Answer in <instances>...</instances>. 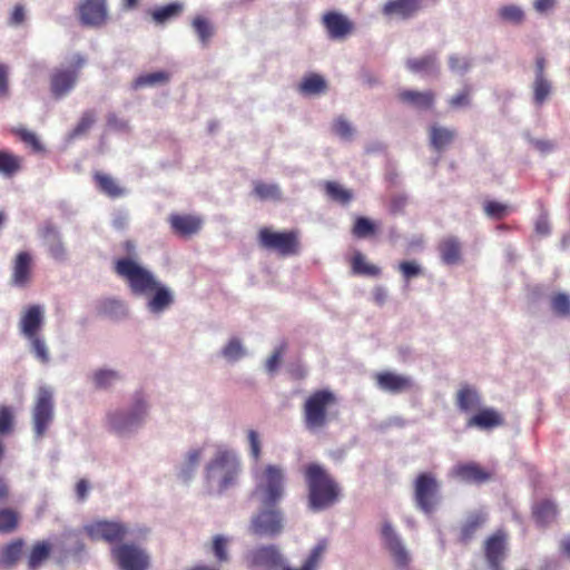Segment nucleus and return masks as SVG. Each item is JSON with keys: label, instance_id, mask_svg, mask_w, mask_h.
Returning <instances> with one entry per match:
<instances>
[{"label": "nucleus", "instance_id": "f257e3e1", "mask_svg": "<svg viewBox=\"0 0 570 570\" xmlns=\"http://www.w3.org/2000/svg\"><path fill=\"white\" fill-rule=\"evenodd\" d=\"M114 269L132 296L146 299L145 307L150 315L159 317L174 305V291L137 259L119 258Z\"/></svg>", "mask_w": 570, "mask_h": 570}, {"label": "nucleus", "instance_id": "f03ea898", "mask_svg": "<svg viewBox=\"0 0 570 570\" xmlns=\"http://www.w3.org/2000/svg\"><path fill=\"white\" fill-rule=\"evenodd\" d=\"M242 463L235 450L218 446L203 471V482L207 493L220 495L237 484Z\"/></svg>", "mask_w": 570, "mask_h": 570}, {"label": "nucleus", "instance_id": "7ed1b4c3", "mask_svg": "<svg viewBox=\"0 0 570 570\" xmlns=\"http://www.w3.org/2000/svg\"><path fill=\"white\" fill-rule=\"evenodd\" d=\"M149 403L141 393H136L127 405L109 409L104 416V426L112 435L132 438L146 423Z\"/></svg>", "mask_w": 570, "mask_h": 570}, {"label": "nucleus", "instance_id": "20e7f679", "mask_svg": "<svg viewBox=\"0 0 570 570\" xmlns=\"http://www.w3.org/2000/svg\"><path fill=\"white\" fill-rule=\"evenodd\" d=\"M307 485V505L313 512L330 509L341 497V487L320 464L312 463L305 469Z\"/></svg>", "mask_w": 570, "mask_h": 570}, {"label": "nucleus", "instance_id": "39448f33", "mask_svg": "<svg viewBox=\"0 0 570 570\" xmlns=\"http://www.w3.org/2000/svg\"><path fill=\"white\" fill-rule=\"evenodd\" d=\"M255 481L254 495L265 505H274L282 500L285 492V471L276 464H257L253 468Z\"/></svg>", "mask_w": 570, "mask_h": 570}, {"label": "nucleus", "instance_id": "423d86ee", "mask_svg": "<svg viewBox=\"0 0 570 570\" xmlns=\"http://www.w3.org/2000/svg\"><path fill=\"white\" fill-rule=\"evenodd\" d=\"M336 403L335 394L330 390L311 393L302 405L304 428L311 433L322 431L328 424V409Z\"/></svg>", "mask_w": 570, "mask_h": 570}, {"label": "nucleus", "instance_id": "0eeeda50", "mask_svg": "<svg viewBox=\"0 0 570 570\" xmlns=\"http://www.w3.org/2000/svg\"><path fill=\"white\" fill-rule=\"evenodd\" d=\"M85 532L92 541L108 543L120 542L125 539L145 538L148 530L119 520H96L83 527Z\"/></svg>", "mask_w": 570, "mask_h": 570}, {"label": "nucleus", "instance_id": "6e6552de", "mask_svg": "<svg viewBox=\"0 0 570 570\" xmlns=\"http://www.w3.org/2000/svg\"><path fill=\"white\" fill-rule=\"evenodd\" d=\"M413 501L426 515L435 512L442 501L441 483L432 472L420 473L413 482Z\"/></svg>", "mask_w": 570, "mask_h": 570}, {"label": "nucleus", "instance_id": "1a4fd4ad", "mask_svg": "<svg viewBox=\"0 0 570 570\" xmlns=\"http://www.w3.org/2000/svg\"><path fill=\"white\" fill-rule=\"evenodd\" d=\"M55 420V392L49 385H41L36 393L31 410L32 431L41 440Z\"/></svg>", "mask_w": 570, "mask_h": 570}, {"label": "nucleus", "instance_id": "9d476101", "mask_svg": "<svg viewBox=\"0 0 570 570\" xmlns=\"http://www.w3.org/2000/svg\"><path fill=\"white\" fill-rule=\"evenodd\" d=\"M85 62L86 60L81 55L75 53L69 60V66H60L52 70L50 89L56 98L67 96L75 88Z\"/></svg>", "mask_w": 570, "mask_h": 570}, {"label": "nucleus", "instance_id": "9b49d317", "mask_svg": "<svg viewBox=\"0 0 570 570\" xmlns=\"http://www.w3.org/2000/svg\"><path fill=\"white\" fill-rule=\"evenodd\" d=\"M111 556L120 570H148L150 557L136 543H120L111 548Z\"/></svg>", "mask_w": 570, "mask_h": 570}, {"label": "nucleus", "instance_id": "f8f14e48", "mask_svg": "<svg viewBox=\"0 0 570 570\" xmlns=\"http://www.w3.org/2000/svg\"><path fill=\"white\" fill-rule=\"evenodd\" d=\"M259 245L282 256L295 255L298 252V235L296 232H274L267 227L258 233Z\"/></svg>", "mask_w": 570, "mask_h": 570}, {"label": "nucleus", "instance_id": "ddd939ff", "mask_svg": "<svg viewBox=\"0 0 570 570\" xmlns=\"http://www.w3.org/2000/svg\"><path fill=\"white\" fill-rule=\"evenodd\" d=\"M284 514L279 509L268 505L253 515L249 531L259 537H276L283 532Z\"/></svg>", "mask_w": 570, "mask_h": 570}, {"label": "nucleus", "instance_id": "4468645a", "mask_svg": "<svg viewBox=\"0 0 570 570\" xmlns=\"http://www.w3.org/2000/svg\"><path fill=\"white\" fill-rule=\"evenodd\" d=\"M245 560L248 567L263 570H277L285 566V559L278 548L269 546H261L249 550Z\"/></svg>", "mask_w": 570, "mask_h": 570}, {"label": "nucleus", "instance_id": "2eb2a0df", "mask_svg": "<svg viewBox=\"0 0 570 570\" xmlns=\"http://www.w3.org/2000/svg\"><path fill=\"white\" fill-rule=\"evenodd\" d=\"M508 533L499 529L489 535L483 543L484 557L490 570H503L502 563L509 551Z\"/></svg>", "mask_w": 570, "mask_h": 570}, {"label": "nucleus", "instance_id": "dca6fc26", "mask_svg": "<svg viewBox=\"0 0 570 570\" xmlns=\"http://www.w3.org/2000/svg\"><path fill=\"white\" fill-rule=\"evenodd\" d=\"M79 18L83 26L99 28L107 22L108 8L106 0H82L78 7Z\"/></svg>", "mask_w": 570, "mask_h": 570}, {"label": "nucleus", "instance_id": "f3484780", "mask_svg": "<svg viewBox=\"0 0 570 570\" xmlns=\"http://www.w3.org/2000/svg\"><path fill=\"white\" fill-rule=\"evenodd\" d=\"M45 325V307L38 304L30 305L21 312L19 331L23 338L42 334Z\"/></svg>", "mask_w": 570, "mask_h": 570}, {"label": "nucleus", "instance_id": "a211bd4d", "mask_svg": "<svg viewBox=\"0 0 570 570\" xmlns=\"http://www.w3.org/2000/svg\"><path fill=\"white\" fill-rule=\"evenodd\" d=\"M382 537L385 547L389 549L390 553L394 559V562L399 567H406L411 561L410 553L405 548L404 543L402 542L401 538L397 535V533L394 531V529L389 522H385L382 527Z\"/></svg>", "mask_w": 570, "mask_h": 570}, {"label": "nucleus", "instance_id": "6ab92c4d", "mask_svg": "<svg viewBox=\"0 0 570 570\" xmlns=\"http://www.w3.org/2000/svg\"><path fill=\"white\" fill-rule=\"evenodd\" d=\"M375 381L380 390L391 394H400L410 391L414 386L411 376L390 371L377 373Z\"/></svg>", "mask_w": 570, "mask_h": 570}, {"label": "nucleus", "instance_id": "aec40b11", "mask_svg": "<svg viewBox=\"0 0 570 570\" xmlns=\"http://www.w3.org/2000/svg\"><path fill=\"white\" fill-rule=\"evenodd\" d=\"M422 8V0H389L382 8V13L390 19L407 20Z\"/></svg>", "mask_w": 570, "mask_h": 570}, {"label": "nucleus", "instance_id": "412c9836", "mask_svg": "<svg viewBox=\"0 0 570 570\" xmlns=\"http://www.w3.org/2000/svg\"><path fill=\"white\" fill-rule=\"evenodd\" d=\"M206 451V445L189 448L179 464L177 465V476L184 481H190L199 466Z\"/></svg>", "mask_w": 570, "mask_h": 570}, {"label": "nucleus", "instance_id": "4be33fe9", "mask_svg": "<svg viewBox=\"0 0 570 570\" xmlns=\"http://www.w3.org/2000/svg\"><path fill=\"white\" fill-rule=\"evenodd\" d=\"M322 22L327 31L328 38L333 40L344 39L353 29V23L348 18L336 11L326 12L322 18Z\"/></svg>", "mask_w": 570, "mask_h": 570}, {"label": "nucleus", "instance_id": "5701e85b", "mask_svg": "<svg viewBox=\"0 0 570 570\" xmlns=\"http://www.w3.org/2000/svg\"><path fill=\"white\" fill-rule=\"evenodd\" d=\"M32 275V257L28 252H20L17 254L13 265L11 283L17 287H26Z\"/></svg>", "mask_w": 570, "mask_h": 570}, {"label": "nucleus", "instance_id": "b1692460", "mask_svg": "<svg viewBox=\"0 0 570 570\" xmlns=\"http://www.w3.org/2000/svg\"><path fill=\"white\" fill-rule=\"evenodd\" d=\"M428 136L430 146L434 150L442 153L454 141L456 130L434 122L429 126Z\"/></svg>", "mask_w": 570, "mask_h": 570}, {"label": "nucleus", "instance_id": "393cba45", "mask_svg": "<svg viewBox=\"0 0 570 570\" xmlns=\"http://www.w3.org/2000/svg\"><path fill=\"white\" fill-rule=\"evenodd\" d=\"M124 380V373L120 370L102 366L96 368L90 374V382L97 390H110Z\"/></svg>", "mask_w": 570, "mask_h": 570}, {"label": "nucleus", "instance_id": "a878e982", "mask_svg": "<svg viewBox=\"0 0 570 570\" xmlns=\"http://www.w3.org/2000/svg\"><path fill=\"white\" fill-rule=\"evenodd\" d=\"M482 404L479 391L469 384H462L455 395V405L461 412L470 413L480 410Z\"/></svg>", "mask_w": 570, "mask_h": 570}, {"label": "nucleus", "instance_id": "bb28decb", "mask_svg": "<svg viewBox=\"0 0 570 570\" xmlns=\"http://www.w3.org/2000/svg\"><path fill=\"white\" fill-rule=\"evenodd\" d=\"M399 99L415 109L429 110L434 105L435 94L432 90H402L399 92Z\"/></svg>", "mask_w": 570, "mask_h": 570}, {"label": "nucleus", "instance_id": "cd10ccee", "mask_svg": "<svg viewBox=\"0 0 570 570\" xmlns=\"http://www.w3.org/2000/svg\"><path fill=\"white\" fill-rule=\"evenodd\" d=\"M451 475L468 483H483L490 479V474L475 463L456 464Z\"/></svg>", "mask_w": 570, "mask_h": 570}, {"label": "nucleus", "instance_id": "c85d7f7f", "mask_svg": "<svg viewBox=\"0 0 570 570\" xmlns=\"http://www.w3.org/2000/svg\"><path fill=\"white\" fill-rule=\"evenodd\" d=\"M248 354L247 347L243 340L232 336L220 347L218 355L228 364H235L245 358Z\"/></svg>", "mask_w": 570, "mask_h": 570}, {"label": "nucleus", "instance_id": "c756f323", "mask_svg": "<svg viewBox=\"0 0 570 570\" xmlns=\"http://www.w3.org/2000/svg\"><path fill=\"white\" fill-rule=\"evenodd\" d=\"M169 223L173 230L181 236H189L199 232L202 219L193 215H171Z\"/></svg>", "mask_w": 570, "mask_h": 570}, {"label": "nucleus", "instance_id": "7c9ffc66", "mask_svg": "<svg viewBox=\"0 0 570 570\" xmlns=\"http://www.w3.org/2000/svg\"><path fill=\"white\" fill-rule=\"evenodd\" d=\"M406 67L414 73L424 76H436L440 71V65L434 53H429L420 58H411L406 60Z\"/></svg>", "mask_w": 570, "mask_h": 570}, {"label": "nucleus", "instance_id": "2f4dec72", "mask_svg": "<svg viewBox=\"0 0 570 570\" xmlns=\"http://www.w3.org/2000/svg\"><path fill=\"white\" fill-rule=\"evenodd\" d=\"M441 259L446 265H456L461 261L462 245L458 237L448 236L439 246Z\"/></svg>", "mask_w": 570, "mask_h": 570}, {"label": "nucleus", "instance_id": "473e14b6", "mask_svg": "<svg viewBox=\"0 0 570 570\" xmlns=\"http://www.w3.org/2000/svg\"><path fill=\"white\" fill-rule=\"evenodd\" d=\"M532 104L540 108L553 94V85L549 77H534L531 83Z\"/></svg>", "mask_w": 570, "mask_h": 570}, {"label": "nucleus", "instance_id": "72a5a7b5", "mask_svg": "<svg viewBox=\"0 0 570 570\" xmlns=\"http://www.w3.org/2000/svg\"><path fill=\"white\" fill-rule=\"evenodd\" d=\"M42 238L50 252V255L55 259L61 261L65 258L66 249L61 242L60 234L55 226L50 224L46 225L42 229Z\"/></svg>", "mask_w": 570, "mask_h": 570}, {"label": "nucleus", "instance_id": "f704fd0d", "mask_svg": "<svg viewBox=\"0 0 570 570\" xmlns=\"http://www.w3.org/2000/svg\"><path fill=\"white\" fill-rule=\"evenodd\" d=\"M98 312L106 317L119 321L128 316V306L122 299L108 297L99 303Z\"/></svg>", "mask_w": 570, "mask_h": 570}, {"label": "nucleus", "instance_id": "c9c22d12", "mask_svg": "<svg viewBox=\"0 0 570 570\" xmlns=\"http://www.w3.org/2000/svg\"><path fill=\"white\" fill-rule=\"evenodd\" d=\"M503 423L501 415L493 409H484L471 416L468 426H476L482 430L492 429Z\"/></svg>", "mask_w": 570, "mask_h": 570}, {"label": "nucleus", "instance_id": "e433bc0d", "mask_svg": "<svg viewBox=\"0 0 570 570\" xmlns=\"http://www.w3.org/2000/svg\"><path fill=\"white\" fill-rule=\"evenodd\" d=\"M24 340L28 342L29 352L40 364L47 365L50 363V350L43 334L30 336Z\"/></svg>", "mask_w": 570, "mask_h": 570}, {"label": "nucleus", "instance_id": "4c0bfd02", "mask_svg": "<svg viewBox=\"0 0 570 570\" xmlns=\"http://www.w3.org/2000/svg\"><path fill=\"white\" fill-rule=\"evenodd\" d=\"M499 19L512 26H520L525 20V11L519 4L509 3L498 9Z\"/></svg>", "mask_w": 570, "mask_h": 570}, {"label": "nucleus", "instance_id": "58836bf2", "mask_svg": "<svg viewBox=\"0 0 570 570\" xmlns=\"http://www.w3.org/2000/svg\"><path fill=\"white\" fill-rule=\"evenodd\" d=\"M230 541V538L224 534H216L213 537L208 551L215 557L217 562L226 563L229 561L230 557L228 548Z\"/></svg>", "mask_w": 570, "mask_h": 570}, {"label": "nucleus", "instance_id": "ea45409f", "mask_svg": "<svg viewBox=\"0 0 570 570\" xmlns=\"http://www.w3.org/2000/svg\"><path fill=\"white\" fill-rule=\"evenodd\" d=\"M253 194L259 200L277 202L282 199V190L279 186L274 183L254 181Z\"/></svg>", "mask_w": 570, "mask_h": 570}, {"label": "nucleus", "instance_id": "a19ab883", "mask_svg": "<svg viewBox=\"0 0 570 570\" xmlns=\"http://www.w3.org/2000/svg\"><path fill=\"white\" fill-rule=\"evenodd\" d=\"M485 521L487 517L482 512L470 514L461 529V539L465 542L471 540L475 531L480 529Z\"/></svg>", "mask_w": 570, "mask_h": 570}, {"label": "nucleus", "instance_id": "79ce46f5", "mask_svg": "<svg viewBox=\"0 0 570 570\" xmlns=\"http://www.w3.org/2000/svg\"><path fill=\"white\" fill-rule=\"evenodd\" d=\"M557 514V508L551 501H542L534 505L533 515L538 523L546 525L550 523Z\"/></svg>", "mask_w": 570, "mask_h": 570}, {"label": "nucleus", "instance_id": "37998d69", "mask_svg": "<svg viewBox=\"0 0 570 570\" xmlns=\"http://www.w3.org/2000/svg\"><path fill=\"white\" fill-rule=\"evenodd\" d=\"M299 92L304 95H318L326 89V81L320 75H311L299 83Z\"/></svg>", "mask_w": 570, "mask_h": 570}, {"label": "nucleus", "instance_id": "c03bdc74", "mask_svg": "<svg viewBox=\"0 0 570 570\" xmlns=\"http://www.w3.org/2000/svg\"><path fill=\"white\" fill-rule=\"evenodd\" d=\"M184 10V4L179 2L169 3L167 6L157 8L153 11L151 16L155 22L165 23L171 18L179 16Z\"/></svg>", "mask_w": 570, "mask_h": 570}, {"label": "nucleus", "instance_id": "a18cd8bd", "mask_svg": "<svg viewBox=\"0 0 570 570\" xmlns=\"http://www.w3.org/2000/svg\"><path fill=\"white\" fill-rule=\"evenodd\" d=\"M21 167V158L8 151H0V174L10 177Z\"/></svg>", "mask_w": 570, "mask_h": 570}, {"label": "nucleus", "instance_id": "49530a36", "mask_svg": "<svg viewBox=\"0 0 570 570\" xmlns=\"http://www.w3.org/2000/svg\"><path fill=\"white\" fill-rule=\"evenodd\" d=\"M326 194L331 199L342 205H346L353 199L352 190L335 181H328L326 184Z\"/></svg>", "mask_w": 570, "mask_h": 570}, {"label": "nucleus", "instance_id": "de8ad7c7", "mask_svg": "<svg viewBox=\"0 0 570 570\" xmlns=\"http://www.w3.org/2000/svg\"><path fill=\"white\" fill-rule=\"evenodd\" d=\"M193 29L196 32L202 43H207L214 35V27L208 19L197 16L191 22Z\"/></svg>", "mask_w": 570, "mask_h": 570}, {"label": "nucleus", "instance_id": "09e8293b", "mask_svg": "<svg viewBox=\"0 0 570 570\" xmlns=\"http://www.w3.org/2000/svg\"><path fill=\"white\" fill-rule=\"evenodd\" d=\"M50 547L46 542H38L33 546L28 564L31 570L39 568L49 557Z\"/></svg>", "mask_w": 570, "mask_h": 570}, {"label": "nucleus", "instance_id": "8fccbe9b", "mask_svg": "<svg viewBox=\"0 0 570 570\" xmlns=\"http://www.w3.org/2000/svg\"><path fill=\"white\" fill-rule=\"evenodd\" d=\"M22 541H13L10 544L6 546L0 553V567L7 566L10 567L17 562L21 554Z\"/></svg>", "mask_w": 570, "mask_h": 570}, {"label": "nucleus", "instance_id": "3c124183", "mask_svg": "<svg viewBox=\"0 0 570 570\" xmlns=\"http://www.w3.org/2000/svg\"><path fill=\"white\" fill-rule=\"evenodd\" d=\"M550 305L552 312L559 317L570 316V296L566 293H557L551 296Z\"/></svg>", "mask_w": 570, "mask_h": 570}, {"label": "nucleus", "instance_id": "603ef678", "mask_svg": "<svg viewBox=\"0 0 570 570\" xmlns=\"http://www.w3.org/2000/svg\"><path fill=\"white\" fill-rule=\"evenodd\" d=\"M326 550V542L320 541L309 552L306 560L299 570H317L320 567L324 552Z\"/></svg>", "mask_w": 570, "mask_h": 570}, {"label": "nucleus", "instance_id": "864d4df0", "mask_svg": "<svg viewBox=\"0 0 570 570\" xmlns=\"http://www.w3.org/2000/svg\"><path fill=\"white\" fill-rule=\"evenodd\" d=\"M333 132L344 141H352L355 135V128L344 117H337L332 125Z\"/></svg>", "mask_w": 570, "mask_h": 570}, {"label": "nucleus", "instance_id": "5fc2aeb1", "mask_svg": "<svg viewBox=\"0 0 570 570\" xmlns=\"http://www.w3.org/2000/svg\"><path fill=\"white\" fill-rule=\"evenodd\" d=\"M169 80V73L166 71H156L139 76L135 82V88L153 87L159 83H166Z\"/></svg>", "mask_w": 570, "mask_h": 570}, {"label": "nucleus", "instance_id": "6e6d98bb", "mask_svg": "<svg viewBox=\"0 0 570 570\" xmlns=\"http://www.w3.org/2000/svg\"><path fill=\"white\" fill-rule=\"evenodd\" d=\"M96 181L99 188L110 197H119L124 195V190L118 187L115 179L106 174H96Z\"/></svg>", "mask_w": 570, "mask_h": 570}, {"label": "nucleus", "instance_id": "4d7b16f0", "mask_svg": "<svg viewBox=\"0 0 570 570\" xmlns=\"http://www.w3.org/2000/svg\"><path fill=\"white\" fill-rule=\"evenodd\" d=\"M352 266L355 274L377 276L381 272L377 266L367 263L361 253L354 255Z\"/></svg>", "mask_w": 570, "mask_h": 570}, {"label": "nucleus", "instance_id": "13d9d810", "mask_svg": "<svg viewBox=\"0 0 570 570\" xmlns=\"http://www.w3.org/2000/svg\"><path fill=\"white\" fill-rule=\"evenodd\" d=\"M14 410L8 405H0V435H8L14 429Z\"/></svg>", "mask_w": 570, "mask_h": 570}, {"label": "nucleus", "instance_id": "bf43d9fd", "mask_svg": "<svg viewBox=\"0 0 570 570\" xmlns=\"http://www.w3.org/2000/svg\"><path fill=\"white\" fill-rule=\"evenodd\" d=\"M18 523V515L10 509L0 510V532H11Z\"/></svg>", "mask_w": 570, "mask_h": 570}, {"label": "nucleus", "instance_id": "052dcab7", "mask_svg": "<svg viewBox=\"0 0 570 570\" xmlns=\"http://www.w3.org/2000/svg\"><path fill=\"white\" fill-rule=\"evenodd\" d=\"M247 441L249 444V453L250 456L255 461V465L259 464L258 461L262 455V444H261V436L257 431L255 430H248L247 431Z\"/></svg>", "mask_w": 570, "mask_h": 570}, {"label": "nucleus", "instance_id": "680f3d73", "mask_svg": "<svg viewBox=\"0 0 570 570\" xmlns=\"http://www.w3.org/2000/svg\"><path fill=\"white\" fill-rule=\"evenodd\" d=\"M471 66V60L468 57L452 55L449 58V68L452 72L464 75L470 70Z\"/></svg>", "mask_w": 570, "mask_h": 570}, {"label": "nucleus", "instance_id": "e2e57ef3", "mask_svg": "<svg viewBox=\"0 0 570 570\" xmlns=\"http://www.w3.org/2000/svg\"><path fill=\"white\" fill-rule=\"evenodd\" d=\"M352 232L354 236L365 238L374 233V224L368 218L358 217Z\"/></svg>", "mask_w": 570, "mask_h": 570}, {"label": "nucleus", "instance_id": "0e129e2a", "mask_svg": "<svg viewBox=\"0 0 570 570\" xmlns=\"http://www.w3.org/2000/svg\"><path fill=\"white\" fill-rule=\"evenodd\" d=\"M62 539L65 543H72V547L68 550L69 553L77 556L85 551V544L79 539L76 530H66L62 533Z\"/></svg>", "mask_w": 570, "mask_h": 570}, {"label": "nucleus", "instance_id": "69168bd1", "mask_svg": "<svg viewBox=\"0 0 570 570\" xmlns=\"http://www.w3.org/2000/svg\"><path fill=\"white\" fill-rule=\"evenodd\" d=\"M95 120H96V118H95L94 112H91V111L85 112L82 115V117L80 118L76 128L71 131L70 138L73 139V138H77V137L83 135L94 125Z\"/></svg>", "mask_w": 570, "mask_h": 570}, {"label": "nucleus", "instance_id": "338daca9", "mask_svg": "<svg viewBox=\"0 0 570 570\" xmlns=\"http://www.w3.org/2000/svg\"><path fill=\"white\" fill-rule=\"evenodd\" d=\"M16 132L24 144L32 148L33 151L39 153L43 150V147L35 132L24 128L18 129Z\"/></svg>", "mask_w": 570, "mask_h": 570}, {"label": "nucleus", "instance_id": "774afa93", "mask_svg": "<svg viewBox=\"0 0 570 570\" xmlns=\"http://www.w3.org/2000/svg\"><path fill=\"white\" fill-rule=\"evenodd\" d=\"M484 212L489 217L500 219L507 215L508 207L498 202H488L484 205Z\"/></svg>", "mask_w": 570, "mask_h": 570}]
</instances>
